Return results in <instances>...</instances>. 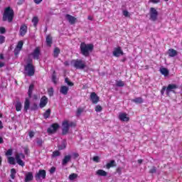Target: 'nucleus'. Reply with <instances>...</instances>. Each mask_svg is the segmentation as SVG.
<instances>
[{
  "mask_svg": "<svg viewBox=\"0 0 182 182\" xmlns=\"http://www.w3.org/2000/svg\"><path fill=\"white\" fill-rule=\"evenodd\" d=\"M131 102L136 103V105H141V103H143V102H144V100H143V98H141V97H136V98L131 100Z\"/></svg>",
  "mask_w": 182,
  "mask_h": 182,
  "instance_id": "b1692460",
  "label": "nucleus"
},
{
  "mask_svg": "<svg viewBox=\"0 0 182 182\" xmlns=\"http://www.w3.org/2000/svg\"><path fill=\"white\" fill-rule=\"evenodd\" d=\"M93 161H95V163H100V158L97 156H95L92 158Z\"/></svg>",
  "mask_w": 182,
  "mask_h": 182,
  "instance_id": "de8ad7c7",
  "label": "nucleus"
},
{
  "mask_svg": "<svg viewBox=\"0 0 182 182\" xmlns=\"http://www.w3.org/2000/svg\"><path fill=\"white\" fill-rule=\"evenodd\" d=\"M16 174V170L15 168H11V178H12V180H15V176Z\"/></svg>",
  "mask_w": 182,
  "mask_h": 182,
  "instance_id": "e433bc0d",
  "label": "nucleus"
},
{
  "mask_svg": "<svg viewBox=\"0 0 182 182\" xmlns=\"http://www.w3.org/2000/svg\"><path fill=\"white\" fill-rule=\"evenodd\" d=\"M4 143V138L2 136H0V144H2Z\"/></svg>",
  "mask_w": 182,
  "mask_h": 182,
  "instance_id": "774afa93",
  "label": "nucleus"
},
{
  "mask_svg": "<svg viewBox=\"0 0 182 182\" xmlns=\"http://www.w3.org/2000/svg\"><path fill=\"white\" fill-rule=\"evenodd\" d=\"M8 159V164H11L13 166H15L16 163H15V158H14L13 156H9L7 158Z\"/></svg>",
  "mask_w": 182,
  "mask_h": 182,
  "instance_id": "c85d7f7f",
  "label": "nucleus"
},
{
  "mask_svg": "<svg viewBox=\"0 0 182 182\" xmlns=\"http://www.w3.org/2000/svg\"><path fill=\"white\" fill-rule=\"evenodd\" d=\"M102 110H103V107H102V106H100V105H97V106L95 107V112H102Z\"/></svg>",
  "mask_w": 182,
  "mask_h": 182,
  "instance_id": "49530a36",
  "label": "nucleus"
},
{
  "mask_svg": "<svg viewBox=\"0 0 182 182\" xmlns=\"http://www.w3.org/2000/svg\"><path fill=\"white\" fill-rule=\"evenodd\" d=\"M68 127H76V123L73 122L68 123Z\"/></svg>",
  "mask_w": 182,
  "mask_h": 182,
  "instance_id": "5fc2aeb1",
  "label": "nucleus"
},
{
  "mask_svg": "<svg viewBox=\"0 0 182 182\" xmlns=\"http://www.w3.org/2000/svg\"><path fill=\"white\" fill-rule=\"evenodd\" d=\"M32 22L34 26H37L38 23L39 22V18L37 16H34L32 19Z\"/></svg>",
  "mask_w": 182,
  "mask_h": 182,
  "instance_id": "58836bf2",
  "label": "nucleus"
},
{
  "mask_svg": "<svg viewBox=\"0 0 182 182\" xmlns=\"http://www.w3.org/2000/svg\"><path fill=\"white\" fill-rule=\"evenodd\" d=\"M23 46V41H18L16 48H17V49L21 50V49H22Z\"/></svg>",
  "mask_w": 182,
  "mask_h": 182,
  "instance_id": "ea45409f",
  "label": "nucleus"
},
{
  "mask_svg": "<svg viewBox=\"0 0 182 182\" xmlns=\"http://www.w3.org/2000/svg\"><path fill=\"white\" fill-rule=\"evenodd\" d=\"M31 62H32V60H29L26 65L24 66V70L28 76H33L35 75V66Z\"/></svg>",
  "mask_w": 182,
  "mask_h": 182,
  "instance_id": "7ed1b4c3",
  "label": "nucleus"
},
{
  "mask_svg": "<svg viewBox=\"0 0 182 182\" xmlns=\"http://www.w3.org/2000/svg\"><path fill=\"white\" fill-rule=\"evenodd\" d=\"M69 121L65 120L63 122L62 135L65 136L67 133H69Z\"/></svg>",
  "mask_w": 182,
  "mask_h": 182,
  "instance_id": "9d476101",
  "label": "nucleus"
},
{
  "mask_svg": "<svg viewBox=\"0 0 182 182\" xmlns=\"http://www.w3.org/2000/svg\"><path fill=\"white\" fill-rule=\"evenodd\" d=\"M31 109V101H29V98H26V101L24 102V111L26 113H28V110Z\"/></svg>",
  "mask_w": 182,
  "mask_h": 182,
  "instance_id": "aec40b11",
  "label": "nucleus"
},
{
  "mask_svg": "<svg viewBox=\"0 0 182 182\" xmlns=\"http://www.w3.org/2000/svg\"><path fill=\"white\" fill-rule=\"evenodd\" d=\"M19 52H21V50L16 48L14 51L15 56H18V55H19Z\"/></svg>",
  "mask_w": 182,
  "mask_h": 182,
  "instance_id": "603ef678",
  "label": "nucleus"
},
{
  "mask_svg": "<svg viewBox=\"0 0 182 182\" xmlns=\"http://www.w3.org/2000/svg\"><path fill=\"white\" fill-rule=\"evenodd\" d=\"M32 180H33V173H32V172L26 173L24 181L29 182V181H32Z\"/></svg>",
  "mask_w": 182,
  "mask_h": 182,
  "instance_id": "6ab92c4d",
  "label": "nucleus"
},
{
  "mask_svg": "<svg viewBox=\"0 0 182 182\" xmlns=\"http://www.w3.org/2000/svg\"><path fill=\"white\" fill-rule=\"evenodd\" d=\"M112 55L113 56H115V58H119L120 56H123V55H124V53L123 52V50H122V47H117L114 48Z\"/></svg>",
  "mask_w": 182,
  "mask_h": 182,
  "instance_id": "1a4fd4ad",
  "label": "nucleus"
},
{
  "mask_svg": "<svg viewBox=\"0 0 182 182\" xmlns=\"http://www.w3.org/2000/svg\"><path fill=\"white\" fill-rule=\"evenodd\" d=\"M65 82L68 85V86H74V83L73 82L70 81V80H69L68 77H65Z\"/></svg>",
  "mask_w": 182,
  "mask_h": 182,
  "instance_id": "4c0bfd02",
  "label": "nucleus"
},
{
  "mask_svg": "<svg viewBox=\"0 0 182 182\" xmlns=\"http://www.w3.org/2000/svg\"><path fill=\"white\" fill-rule=\"evenodd\" d=\"M65 18L67 19V21H68V22H69V23H70V25H73L76 22V18L72 15L66 14Z\"/></svg>",
  "mask_w": 182,
  "mask_h": 182,
  "instance_id": "4468645a",
  "label": "nucleus"
},
{
  "mask_svg": "<svg viewBox=\"0 0 182 182\" xmlns=\"http://www.w3.org/2000/svg\"><path fill=\"white\" fill-rule=\"evenodd\" d=\"M149 15H150L149 19L151 21H153V22H156L159 16V11H157V10L154 9V7H151L149 10Z\"/></svg>",
  "mask_w": 182,
  "mask_h": 182,
  "instance_id": "39448f33",
  "label": "nucleus"
},
{
  "mask_svg": "<svg viewBox=\"0 0 182 182\" xmlns=\"http://www.w3.org/2000/svg\"><path fill=\"white\" fill-rule=\"evenodd\" d=\"M60 53V49H59V48L56 47L53 51L54 58H58V56H59Z\"/></svg>",
  "mask_w": 182,
  "mask_h": 182,
  "instance_id": "7c9ffc66",
  "label": "nucleus"
},
{
  "mask_svg": "<svg viewBox=\"0 0 182 182\" xmlns=\"http://www.w3.org/2000/svg\"><path fill=\"white\" fill-rule=\"evenodd\" d=\"M119 119L121 122H129L130 120V118L127 117V114L126 113H120L119 114Z\"/></svg>",
  "mask_w": 182,
  "mask_h": 182,
  "instance_id": "2eb2a0df",
  "label": "nucleus"
},
{
  "mask_svg": "<svg viewBox=\"0 0 182 182\" xmlns=\"http://www.w3.org/2000/svg\"><path fill=\"white\" fill-rule=\"evenodd\" d=\"M176 89H178V85L176 84H169L166 87V95L168 96L171 92L176 93Z\"/></svg>",
  "mask_w": 182,
  "mask_h": 182,
  "instance_id": "6e6552de",
  "label": "nucleus"
},
{
  "mask_svg": "<svg viewBox=\"0 0 182 182\" xmlns=\"http://www.w3.org/2000/svg\"><path fill=\"white\" fill-rule=\"evenodd\" d=\"M46 45L47 46H52V36H50V35L47 36L46 38Z\"/></svg>",
  "mask_w": 182,
  "mask_h": 182,
  "instance_id": "bb28decb",
  "label": "nucleus"
},
{
  "mask_svg": "<svg viewBox=\"0 0 182 182\" xmlns=\"http://www.w3.org/2000/svg\"><path fill=\"white\" fill-rule=\"evenodd\" d=\"M13 154V151L12 149H9L6 152V156H12Z\"/></svg>",
  "mask_w": 182,
  "mask_h": 182,
  "instance_id": "8fccbe9b",
  "label": "nucleus"
},
{
  "mask_svg": "<svg viewBox=\"0 0 182 182\" xmlns=\"http://www.w3.org/2000/svg\"><path fill=\"white\" fill-rule=\"evenodd\" d=\"M6 32V30L5 29L4 27H0V33H5Z\"/></svg>",
  "mask_w": 182,
  "mask_h": 182,
  "instance_id": "4d7b16f0",
  "label": "nucleus"
},
{
  "mask_svg": "<svg viewBox=\"0 0 182 182\" xmlns=\"http://www.w3.org/2000/svg\"><path fill=\"white\" fill-rule=\"evenodd\" d=\"M33 56V59H35L36 60H39V56H41V49L39 47H36L33 53H31Z\"/></svg>",
  "mask_w": 182,
  "mask_h": 182,
  "instance_id": "9b49d317",
  "label": "nucleus"
},
{
  "mask_svg": "<svg viewBox=\"0 0 182 182\" xmlns=\"http://www.w3.org/2000/svg\"><path fill=\"white\" fill-rule=\"evenodd\" d=\"M123 15L126 17L129 16V11L127 10L123 11Z\"/></svg>",
  "mask_w": 182,
  "mask_h": 182,
  "instance_id": "052dcab7",
  "label": "nucleus"
},
{
  "mask_svg": "<svg viewBox=\"0 0 182 182\" xmlns=\"http://www.w3.org/2000/svg\"><path fill=\"white\" fill-rule=\"evenodd\" d=\"M100 97L97 96V94L96 92H92L90 95V100L93 105H97L99 102Z\"/></svg>",
  "mask_w": 182,
  "mask_h": 182,
  "instance_id": "f8f14e48",
  "label": "nucleus"
},
{
  "mask_svg": "<svg viewBox=\"0 0 182 182\" xmlns=\"http://www.w3.org/2000/svg\"><path fill=\"white\" fill-rule=\"evenodd\" d=\"M26 32H28V26H26V25L21 26L19 31L20 36H25Z\"/></svg>",
  "mask_w": 182,
  "mask_h": 182,
  "instance_id": "f3484780",
  "label": "nucleus"
},
{
  "mask_svg": "<svg viewBox=\"0 0 182 182\" xmlns=\"http://www.w3.org/2000/svg\"><path fill=\"white\" fill-rule=\"evenodd\" d=\"M164 92H167V88L166 86H164L161 90V94L163 95H164Z\"/></svg>",
  "mask_w": 182,
  "mask_h": 182,
  "instance_id": "6e6d98bb",
  "label": "nucleus"
},
{
  "mask_svg": "<svg viewBox=\"0 0 182 182\" xmlns=\"http://www.w3.org/2000/svg\"><path fill=\"white\" fill-rule=\"evenodd\" d=\"M116 161L111 160L109 163L107 164L106 167L109 170V168H112V167H116Z\"/></svg>",
  "mask_w": 182,
  "mask_h": 182,
  "instance_id": "393cba45",
  "label": "nucleus"
},
{
  "mask_svg": "<svg viewBox=\"0 0 182 182\" xmlns=\"http://www.w3.org/2000/svg\"><path fill=\"white\" fill-rule=\"evenodd\" d=\"M33 1L36 4V5H39V4H41V2H42V1L43 0H33Z\"/></svg>",
  "mask_w": 182,
  "mask_h": 182,
  "instance_id": "0e129e2a",
  "label": "nucleus"
},
{
  "mask_svg": "<svg viewBox=\"0 0 182 182\" xmlns=\"http://www.w3.org/2000/svg\"><path fill=\"white\" fill-rule=\"evenodd\" d=\"M117 87H123L124 86V82L122 80H116Z\"/></svg>",
  "mask_w": 182,
  "mask_h": 182,
  "instance_id": "c9c22d12",
  "label": "nucleus"
},
{
  "mask_svg": "<svg viewBox=\"0 0 182 182\" xmlns=\"http://www.w3.org/2000/svg\"><path fill=\"white\" fill-rule=\"evenodd\" d=\"M68 92H69V87L67 86H61L60 89V93H62V95H64V96H66L68 95Z\"/></svg>",
  "mask_w": 182,
  "mask_h": 182,
  "instance_id": "412c9836",
  "label": "nucleus"
},
{
  "mask_svg": "<svg viewBox=\"0 0 182 182\" xmlns=\"http://www.w3.org/2000/svg\"><path fill=\"white\" fill-rule=\"evenodd\" d=\"M49 171H50V174H53V173H55V171H56V167L52 166L50 168V169L49 170Z\"/></svg>",
  "mask_w": 182,
  "mask_h": 182,
  "instance_id": "09e8293b",
  "label": "nucleus"
},
{
  "mask_svg": "<svg viewBox=\"0 0 182 182\" xmlns=\"http://www.w3.org/2000/svg\"><path fill=\"white\" fill-rule=\"evenodd\" d=\"M38 109H39V107H38V104L37 103H33L31 107H30V110L31 112H35L36 110H38Z\"/></svg>",
  "mask_w": 182,
  "mask_h": 182,
  "instance_id": "2f4dec72",
  "label": "nucleus"
},
{
  "mask_svg": "<svg viewBox=\"0 0 182 182\" xmlns=\"http://www.w3.org/2000/svg\"><path fill=\"white\" fill-rule=\"evenodd\" d=\"M46 105H48V97H46V96H43L40 100L39 106L41 109H43V107H45Z\"/></svg>",
  "mask_w": 182,
  "mask_h": 182,
  "instance_id": "ddd939ff",
  "label": "nucleus"
},
{
  "mask_svg": "<svg viewBox=\"0 0 182 182\" xmlns=\"http://www.w3.org/2000/svg\"><path fill=\"white\" fill-rule=\"evenodd\" d=\"M59 124H53L50 126V127L48 128L47 133H48V134H54V133H56V132H58V129H59Z\"/></svg>",
  "mask_w": 182,
  "mask_h": 182,
  "instance_id": "0eeeda50",
  "label": "nucleus"
},
{
  "mask_svg": "<svg viewBox=\"0 0 182 182\" xmlns=\"http://www.w3.org/2000/svg\"><path fill=\"white\" fill-rule=\"evenodd\" d=\"M49 96H53V88H50L48 91Z\"/></svg>",
  "mask_w": 182,
  "mask_h": 182,
  "instance_id": "13d9d810",
  "label": "nucleus"
},
{
  "mask_svg": "<svg viewBox=\"0 0 182 182\" xmlns=\"http://www.w3.org/2000/svg\"><path fill=\"white\" fill-rule=\"evenodd\" d=\"M60 156V152L59 151H54L52 154V157H58Z\"/></svg>",
  "mask_w": 182,
  "mask_h": 182,
  "instance_id": "c03bdc74",
  "label": "nucleus"
},
{
  "mask_svg": "<svg viewBox=\"0 0 182 182\" xmlns=\"http://www.w3.org/2000/svg\"><path fill=\"white\" fill-rule=\"evenodd\" d=\"M16 163L18 164V166H21V167L25 166V162H23V161H22V159H21V156L19 155L16 156Z\"/></svg>",
  "mask_w": 182,
  "mask_h": 182,
  "instance_id": "5701e85b",
  "label": "nucleus"
},
{
  "mask_svg": "<svg viewBox=\"0 0 182 182\" xmlns=\"http://www.w3.org/2000/svg\"><path fill=\"white\" fill-rule=\"evenodd\" d=\"M72 63L75 69L83 70L86 68V63L82 60H73Z\"/></svg>",
  "mask_w": 182,
  "mask_h": 182,
  "instance_id": "20e7f679",
  "label": "nucleus"
},
{
  "mask_svg": "<svg viewBox=\"0 0 182 182\" xmlns=\"http://www.w3.org/2000/svg\"><path fill=\"white\" fill-rule=\"evenodd\" d=\"M160 73L164 76L167 77V76H168L170 71H168V70L166 68H160Z\"/></svg>",
  "mask_w": 182,
  "mask_h": 182,
  "instance_id": "a878e982",
  "label": "nucleus"
},
{
  "mask_svg": "<svg viewBox=\"0 0 182 182\" xmlns=\"http://www.w3.org/2000/svg\"><path fill=\"white\" fill-rule=\"evenodd\" d=\"M82 113H83V109L82 108H78L77 109V112H76L77 117H79V116H80V114H82Z\"/></svg>",
  "mask_w": 182,
  "mask_h": 182,
  "instance_id": "37998d69",
  "label": "nucleus"
},
{
  "mask_svg": "<svg viewBox=\"0 0 182 182\" xmlns=\"http://www.w3.org/2000/svg\"><path fill=\"white\" fill-rule=\"evenodd\" d=\"M5 43V36H0V43Z\"/></svg>",
  "mask_w": 182,
  "mask_h": 182,
  "instance_id": "864d4df0",
  "label": "nucleus"
},
{
  "mask_svg": "<svg viewBox=\"0 0 182 182\" xmlns=\"http://www.w3.org/2000/svg\"><path fill=\"white\" fill-rule=\"evenodd\" d=\"M28 136L30 139H32L33 137L35 136V132L33 131H31L28 132Z\"/></svg>",
  "mask_w": 182,
  "mask_h": 182,
  "instance_id": "3c124183",
  "label": "nucleus"
},
{
  "mask_svg": "<svg viewBox=\"0 0 182 182\" xmlns=\"http://www.w3.org/2000/svg\"><path fill=\"white\" fill-rule=\"evenodd\" d=\"M95 46L92 43L86 44L85 43H81L80 46V53L85 58H89L90 53L93 52Z\"/></svg>",
  "mask_w": 182,
  "mask_h": 182,
  "instance_id": "f257e3e1",
  "label": "nucleus"
},
{
  "mask_svg": "<svg viewBox=\"0 0 182 182\" xmlns=\"http://www.w3.org/2000/svg\"><path fill=\"white\" fill-rule=\"evenodd\" d=\"M35 178L36 181H38V180H45L46 178V171L45 169H40L38 173H36Z\"/></svg>",
  "mask_w": 182,
  "mask_h": 182,
  "instance_id": "423d86ee",
  "label": "nucleus"
},
{
  "mask_svg": "<svg viewBox=\"0 0 182 182\" xmlns=\"http://www.w3.org/2000/svg\"><path fill=\"white\" fill-rule=\"evenodd\" d=\"M25 2V0H19L17 3L18 5H22Z\"/></svg>",
  "mask_w": 182,
  "mask_h": 182,
  "instance_id": "69168bd1",
  "label": "nucleus"
},
{
  "mask_svg": "<svg viewBox=\"0 0 182 182\" xmlns=\"http://www.w3.org/2000/svg\"><path fill=\"white\" fill-rule=\"evenodd\" d=\"M3 21L12 22L14 21V10L11 7H6L3 14Z\"/></svg>",
  "mask_w": 182,
  "mask_h": 182,
  "instance_id": "f03ea898",
  "label": "nucleus"
},
{
  "mask_svg": "<svg viewBox=\"0 0 182 182\" xmlns=\"http://www.w3.org/2000/svg\"><path fill=\"white\" fill-rule=\"evenodd\" d=\"M36 143L39 147H42V145L43 144V140H42V139H37Z\"/></svg>",
  "mask_w": 182,
  "mask_h": 182,
  "instance_id": "a18cd8bd",
  "label": "nucleus"
},
{
  "mask_svg": "<svg viewBox=\"0 0 182 182\" xmlns=\"http://www.w3.org/2000/svg\"><path fill=\"white\" fill-rule=\"evenodd\" d=\"M52 82L56 85L58 82L56 81V71H53V75H52Z\"/></svg>",
  "mask_w": 182,
  "mask_h": 182,
  "instance_id": "79ce46f5",
  "label": "nucleus"
},
{
  "mask_svg": "<svg viewBox=\"0 0 182 182\" xmlns=\"http://www.w3.org/2000/svg\"><path fill=\"white\" fill-rule=\"evenodd\" d=\"M33 87L34 85L33 84H31L29 87H28V97H32V92H33Z\"/></svg>",
  "mask_w": 182,
  "mask_h": 182,
  "instance_id": "c756f323",
  "label": "nucleus"
},
{
  "mask_svg": "<svg viewBox=\"0 0 182 182\" xmlns=\"http://www.w3.org/2000/svg\"><path fill=\"white\" fill-rule=\"evenodd\" d=\"M50 117V109H48L44 112L43 117L44 119H49Z\"/></svg>",
  "mask_w": 182,
  "mask_h": 182,
  "instance_id": "72a5a7b5",
  "label": "nucleus"
},
{
  "mask_svg": "<svg viewBox=\"0 0 182 182\" xmlns=\"http://www.w3.org/2000/svg\"><path fill=\"white\" fill-rule=\"evenodd\" d=\"M68 178L70 181H73V180H76V178H77V173H71L69 176Z\"/></svg>",
  "mask_w": 182,
  "mask_h": 182,
  "instance_id": "f704fd0d",
  "label": "nucleus"
},
{
  "mask_svg": "<svg viewBox=\"0 0 182 182\" xmlns=\"http://www.w3.org/2000/svg\"><path fill=\"white\" fill-rule=\"evenodd\" d=\"M97 176H100V177H106L107 176V172H106L103 169H99L96 171Z\"/></svg>",
  "mask_w": 182,
  "mask_h": 182,
  "instance_id": "4be33fe9",
  "label": "nucleus"
},
{
  "mask_svg": "<svg viewBox=\"0 0 182 182\" xmlns=\"http://www.w3.org/2000/svg\"><path fill=\"white\" fill-rule=\"evenodd\" d=\"M168 55L169 58H174L178 55V52H177V50H174L173 48H171L168 50Z\"/></svg>",
  "mask_w": 182,
  "mask_h": 182,
  "instance_id": "a211bd4d",
  "label": "nucleus"
},
{
  "mask_svg": "<svg viewBox=\"0 0 182 182\" xmlns=\"http://www.w3.org/2000/svg\"><path fill=\"white\" fill-rule=\"evenodd\" d=\"M15 106L16 112H21L22 110V103L21 102L17 101Z\"/></svg>",
  "mask_w": 182,
  "mask_h": 182,
  "instance_id": "cd10ccee",
  "label": "nucleus"
},
{
  "mask_svg": "<svg viewBox=\"0 0 182 182\" xmlns=\"http://www.w3.org/2000/svg\"><path fill=\"white\" fill-rule=\"evenodd\" d=\"M157 173V168L156 166H152L151 168L149 170L150 174H154Z\"/></svg>",
  "mask_w": 182,
  "mask_h": 182,
  "instance_id": "a19ab883",
  "label": "nucleus"
},
{
  "mask_svg": "<svg viewBox=\"0 0 182 182\" xmlns=\"http://www.w3.org/2000/svg\"><path fill=\"white\" fill-rule=\"evenodd\" d=\"M71 160H72V155L65 156L62 161V166H67L68 163H69Z\"/></svg>",
  "mask_w": 182,
  "mask_h": 182,
  "instance_id": "dca6fc26",
  "label": "nucleus"
},
{
  "mask_svg": "<svg viewBox=\"0 0 182 182\" xmlns=\"http://www.w3.org/2000/svg\"><path fill=\"white\" fill-rule=\"evenodd\" d=\"M73 156L74 159H77V157H79V154L74 153V154H73Z\"/></svg>",
  "mask_w": 182,
  "mask_h": 182,
  "instance_id": "338daca9",
  "label": "nucleus"
},
{
  "mask_svg": "<svg viewBox=\"0 0 182 182\" xmlns=\"http://www.w3.org/2000/svg\"><path fill=\"white\" fill-rule=\"evenodd\" d=\"M66 149V141H63L61 144L58 146V150H65Z\"/></svg>",
  "mask_w": 182,
  "mask_h": 182,
  "instance_id": "473e14b6",
  "label": "nucleus"
},
{
  "mask_svg": "<svg viewBox=\"0 0 182 182\" xmlns=\"http://www.w3.org/2000/svg\"><path fill=\"white\" fill-rule=\"evenodd\" d=\"M122 167H118L117 168V173H118V174L120 176V174H122Z\"/></svg>",
  "mask_w": 182,
  "mask_h": 182,
  "instance_id": "bf43d9fd",
  "label": "nucleus"
},
{
  "mask_svg": "<svg viewBox=\"0 0 182 182\" xmlns=\"http://www.w3.org/2000/svg\"><path fill=\"white\" fill-rule=\"evenodd\" d=\"M24 153L28 156V154H29V149L24 148Z\"/></svg>",
  "mask_w": 182,
  "mask_h": 182,
  "instance_id": "680f3d73",
  "label": "nucleus"
},
{
  "mask_svg": "<svg viewBox=\"0 0 182 182\" xmlns=\"http://www.w3.org/2000/svg\"><path fill=\"white\" fill-rule=\"evenodd\" d=\"M17 156H20V159H25V154L23 153H20L19 154H17Z\"/></svg>",
  "mask_w": 182,
  "mask_h": 182,
  "instance_id": "e2e57ef3",
  "label": "nucleus"
}]
</instances>
